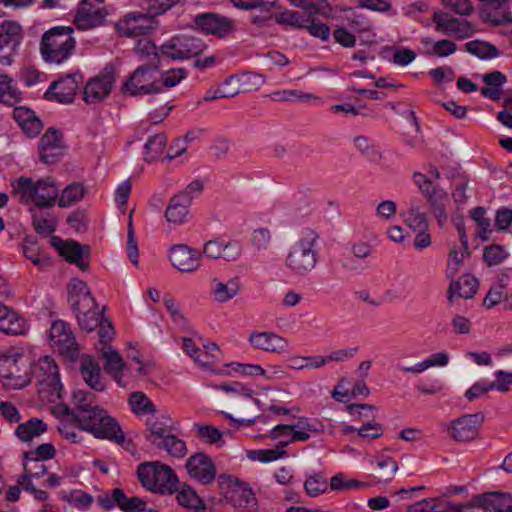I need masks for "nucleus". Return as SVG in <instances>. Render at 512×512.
<instances>
[{
	"mask_svg": "<svg viewBox=\"0 0 512 512\" xmlns=\"http://www.w3.org/2000/svg\"><path fill=\"white\" fill-rule=\"evenodd\" d=\"M73 399L74 408L58 403L52 408L53 414L68 417L81 431L88 432L95 438L124 442L125 436L119 424L94 403V394L78 390L74 393Z\"/></svg>",
	"mask_w": 512,
	"mask_h": 512,
	"instance_id": "1",
	"label": "nucleus"
},
{
	"mask_svg": "<svg viewBox=\"0 0 512 512\" xmlns=\"http://www.w3.org/2000/svg\"><path fill=\"white\" fill-rule=\"evenodd\" d=\"M301 10H285L275 16L264 17L261 21L274 20L275 23L293 28L306 29L308 32H331L327 19L331 7L326 0H288Z\"/></svg>",
	"mask_w": 512,
	"mask_h": 512,
	"instance_id": "2",
	"label": "nucleus"
},
{
	"mask_svg": "<svg viewBox=\"0 0 512 512\" xmlns=\"http://www.w3.org/2000/svg\"><path fill=\"white\" fill-rule=\"evenodd\" d=\"M11 187L12 197L30 209L52 207L59 197V187L50 177L34 181L30 177L20 176L11 181Z\"/></svg>",
	"mask_w": 512,
	"mask_h": 512,
	"instance_id": "3",
	"label": "nucleus"
},
{
	"mask_svg": "<svg viewBox=\"0 0 512 512\" xmlns=\"http://www.w3.org/2000/svg\"><path fill=\"white\" fill-rule=\"evenodd\" d=\"M317 239L318 234L311 229H306L295 241L285 258V267L296 276H305L317 265Z\"/></svg>",
	"mask_w": 512,
	"mask_h": 512,
	"instance_id": "4",
	"label": "nucleus"
},
{
	"mask_svg": "<svg viewBox=\"0 0 512 512\" xmlns=\"http://www.w3.org/2000/svg\"><path fill=\"white\" fill-rule=\"evenodd\" d=\"M0 382L7 390H19L31 382V361L18 349L0 355Z\"/></svg>",
	"mask_w": 512,
	"mask_h": 512,
	"instance_id": "5",
	"label": "nucleus"
},
{
	"mask_svg": "<svg viewBox=\"0 0 512 512\" xmlns=\"http://www.w3.org/2000/svg\"><path fill=\"white\" fill-rule=\"evenodd\" d=\"M179 0H150L147 13L128 12L115 24L116 32H152L158 28L156 15L168 11Z\"/></svg>",
	"mask_w": 512,
	"mask_h": 512,
	"instance_id": "6",
	"label": "nucleus"
},
{
	"mask_svg": "<svg viewBox=\"0 0 512 512\" xmlns=\"http://www.w3.org/2000/svg\"><path fill=\"white\" fill-rule=\"evenodd\" d=\"M140 483L147 490L166 495L177 490L178 477L168 465L159 462H144L137 468Z\"/></svg>",
	"mask_w": 512,
	"mask_h": 512,
	"instance_id": "7",
	"label": "nucleus"
},
{
	"mask_svg": "<svg viewBox=\"0 0 512 512\" xmlns=\"http://www.w3.org/2000/svg\"><path fill=\"white\" fill-rule=\"evenodd\" d=\"M32 376L39 386V394L49 402H56L62 398L63 385L60 380L58 366L48 356L40 358L32 369Z\"/></svg>",
	"mask_w": 512,
	"mask_h": 512,
	"instance_id": "8",
	"label": "nucleus"
},
{
	"mask_svg": "<svg viewBox=\"0 0 512 512\" xmlns=\"http://www.w3.org/2000/svg\"><path fill=\"white\" fill-rule=\"evenodd\" d=\"M206 49V44L191 34H177L160 46L161 56L171 60L197 57Z\"/></svg>",
	"mask_w": 512,
	"mask_h": 512,
	"instance_id": "9",
	"label": "nucleus"
},
{
	"mask_svg": "<svg viewBox=\"0 0 512 512\" xmlns=\"http://www.w3.org/2000/svg\"><path fill=\"white\" fill-rule=\"evenodd\" d=\"M75 45L71 34H43L40 53L45 62L61 64L72 55Z\"/></svg>",
	"mask_w": 512,
	"mask_h": 512,
	"instance_id": "10",
	"label": "nucleus"
},
{
	"mask_svg": "<svg viewBox=\"0 0 512 512\" xmlns=\"http://www.w3.org/2000/svg\"><path fill=\"white\" fill-rule=\"evenodd\" d=\"M124 94L129 96L150 95L160 92L157 66H140L124 82Z\"/></svg>",
	"mask_w": 512,
	"mask_h": 512,
	"instance_id": "11",
	"label": "nucleus"
},
{
	"mask_svg": "<svg viewBox=\"0 0 512 512\" xmlns=\"http://www.w3.org/2000/svg\"><path fill=\"white\" fill-rule=\"evenodd\" d=\"M218 484L224 497L239 508L253 507L255 504V496L251 488L238 478L223 474L218 478Z\"/></svg>",
	"mask_w": 512,
	"mask_h": 512,
	"instance_id": "12",
	"label": "nucleus"
},
{
	"mask_svg": "<svg viewBox=\"0 0 512 512\" xmlns=\"http://www.w3.org/2000/svg\"><path fill=\"white\" fill-rule=\"evenodd\" d=\"M116 80V67L107 64L95 77L88 80L83 90V100L88 103H97L104 100L111 93Z\"/></svg>",
	"mask_w": 512,
	"mask_h": 512,
	"instance_id": "13",
	"label": "nucleus"
},
{
	"mask_svg": "<svg viewBox=\"0 0 512 512\" xmlns=\"http://www.w3.org/2000/svg\"><path fill=\"white\" fill-rule=\"evenodd\" d=\"M107 14L102 0H82L74 22L79 30L94 29L103 25Z\"/></svg>",
	"mask_w": 512,
	"mask_h": 512,
	"instance_id": "14",
	"label": "nucleus"
},
{
	"mask_svg": "<svg viewBox=\"0 0 512 512\" xmlns=\"http://www.w3.org/2000/svg\"><path fill=\"white\" fill-rule=\"evenodd\" d=\"M51 346L61 355L74 358L77 355L78 346L75 336L69 325L64 321L57 320L51 325L49 332Z\"/></svg>",
	"mask_w": 512,
	"mask_h": 512,
	"instance_id": "15",
	"label": "nucleus"
},
{
	"mask_svg": "<svg viewBox=\"0 0 512 512\" xmlns=\"http://www.w3.org/2000/svg\"><path fill=\"white\" fill-rule=\"evenodd\" d=\"M51 245L56 248L60 255L69 263L75 264L82 271H86L88 269V247H83L74 240H62L59 237H52Z\"/></svg>",
	"mask_w": 512,
	"mask_h": 512,
	"instance_id": "16",
	"label": "nucleus"
},
{
	"mask_svg": "<svg viewBox=\"0 0 512 512\" xmlns=\"http://www.w3.org/2000/svg\"><path fill=\"white\" fill-rule=\"evenodd\" d=\"M189 476L202 484H211L216 478V467L209 455L198 452L190 456L186 462Z\"/></svg>",
	"mask_w": 512,
	"mask_h": 512,
	"instance_id": "17",
	"label": "nucleus"
},
{
	"mask_svg": "<svg viewBox=\"0 0 512 512\" xmlns=\"http://www.w3.org/2000/svg\"><path fill=\"white\" fill-rule=\"evenodd\" d=\"M481 418L478 414H465L451 421L446 431L451 439L464 442L474 439L479 431Z\"/></svg>",
	"mask_w": 512,
	"mask_h": 512,
	"instance_id": "18",
	"label": "nucleus"
},
{
	"mask_svg": "<svg viewBox=\"0 0 512 512\" xmlns=\"http://www.w3.org/2000/svg\"><path fill=\"white\" fill-rule=\"evenodd\" d=\"M168 257L174 268L185 273L194 272L201 265V256L197 250L185 244L171 246Z\"/></svg>",
	"mask_w": 512,
	"mask_h": 512,
	"instance_id": "19",
	"label": "nucleus"
},
{
	"mask_svg": "<svg viewBox=\"0 0 512 512\" xmlns=\"http://www.w3.org/2000/svg\"><path fill=\"white\" fill-rule=\"evenodd\" d=\"M248 342L255 349L275 354L286 353L289 347L287 339L268 331L252 332L248 338Z\"/></svg>",
	"mask_w": 512,
	"mask_h": 512,
	"instance_id": "20",
	"label": "nucleus"
},
{
	"mask_svg": "<svg viewBox=\"0 0 512 512\" xmlns=\"http://www.w3.org/2000/svg\"><path fill=\"white\" fill-rule=\"evenodd\" d=\"M205 257L213 260L236 261L242 254V248L235 241H221L219 239L206 241L203 245Z\"/></svg>",
	"mask_w": 512,
	"mask_h": 512,
	"instance_id": "21",
	"label": "nucleus"
},
{
	"mask_svg": "<svg viewBox=\"0 0 512 512\" xmlns=\"http://www.w3.org/2000/svg\"><path fill=\"white\" fill-rule=\"evenodd\" d=\"M79 88L76 76L68 75L53 82L45 92V98L59 103H70L73 101Z\"/></svg>",
	"mask_w": 512,
	"mask_h": 512,
	"instance_id": "22",
	"label": "nucleus"
},
{
	"mask_svg": "<svg viewBox=\"0 0 512 512\" xmlns=\"http://www.w3.org/2000/svg\"><path fill=\"white\" fill-rule=\"evenodd\" d=\"M27 330V321L12 307L0 302V332L17 336L25 334Z\"/></svg>",
	"mask_w": 512,
	"mask_h": 512,
	"instance_id": "23",
	"label": "nucleus"
},
{
	"mask_svg": "<svg viewBox=\"0 0 512 512\" xmlns=\"http://www.w3.org/2000/svg\"><path fill=\"white\" fill-rule=\"evenodd\" d=\"M241 290V281L238 276L226 280L213 278L210 284V295L217 303H227L234 299Z\"/></svg>",
	"mask_w": 512,
	"mask_h": 512,
	"instance_id": "24",
	"label": "nucleus"
},
{
	"mask_svg": "<svg viewBox=\"0 0 512 512\" xmlns=\"http://www.w3.org/2000/svg\"><path fill=\"white\" fill-rule=\"evenodd\" d=\"M146 426L145 438L154 446L172 433V420L164 414H151L146 420Z\"/></svg>",
	"mask_w": 512,
	"mask_h": 512,
	"instance_id": "25",
	"label": "nucleus"
},
{
	"mask_svg": "<svg viewBox=\"0 0 512 512\" xmlns=\"http://www.w3.org/2000/svg\"><path fill=\"white\" fill-rule=\"evenodd\" d=\"M40 158L46 164L55 163L62 155L61 138L57 130L47 129L39 142Z\"/></svg>",
	"mask_w": 512,
	"mask_h": 512,
	"instance_id": "26",
	"label": "nucleus"
},
{
	"mask_svg": "<svg viewBox=\"0 0 512 512\" xmlns=\"http://www.w3.org/2000/svg\"><path fill=\"white\" fill-rule=\"evenodd\" d=\"M194 23L201 32H229L234 28L231 19L213 12L197 14Z\"/></svg>",
	"mask_w": 512,
	"mask_h": 512,
	"instance_id": "27",
	"label": "nucleus"
},
{
	"mask_svg": "<svg viewBox=\"0 0 512 512\" xmlns=\"http://www.w3.org/2000/svg\"><path fill=\"white\" fill-rule=\"evenodd\" d=\"M13 117L22 131L30 138L38 136L43 129L40 118L28 107H15Z\"/></svg>",
	"mask_w": 512,
	"mask_h": 512,
	"instance_id": "28",
	"label": "nucleus"
},
{
	"mask_svg": "<svg viewBox=\"0 0 512 512\" xmlns=\"http://www.w3.org/2000/svg\"><path fill=\"white\" fill-rule=\"evenodd\" d=\"M189 200L184 195H174L168 202L164 217L173 227L185 224L189 218Z\"/></svg>",
	"mask_w": 512,
	"mask_h": 512,
	"instance_id": "29",
	"label": "nucleus"
},
{
	"mask_svg": "<svg viewBox=\"0 0 512 512\" xmlns=\"http://www.w3.org/2000/svg\"><path fill=\"white\" fill-rule=\"evenodd\" d=\"M69 302L74 309L95 307V299L91 295L87 284L79 279H72L68 283Z\"/></svg>",
	"mask_w": 512,
	"mask_h": 512,
	"instance_id": "30",
	"label": "nucleus"
},
{
	"mask_svg": "<svg viewBox=\"0 0 512 512\" xmlns=\"http://www.w3.org/2000/svg\"><path fill=\"white\" fill-rule=\"evenodd\" d=\"M477 504L488 512H512V494L486 493L478 497Z\"/></svg>",
	"mask_w": 512,
	"mask_h": 512,
	"instance_id": "31",
	"label": "nucleus"
},
{
	"mask_svg": "<svg viewBox=\"0 0 512 512\" xmlns=\"http://www.w3.org/2000/svg\"><path fill=\"white\" fill-rule=\"evenodd\" d=\"M508 3L483 5L480 11V18L483 22L489 23L492 26H501L512 22V13L509 11Z\"/></svg>",
	"mask_w": 512,
	"mask_h": 512,
	"instance_id": "32",
	"label": "nucleus"
},
{
	"mask_svg": "<svg viewBox=\"0 0 512 512\" xmlns=\"http://www.w3.org/2000/svg\"><path fill=\"white\" fill-rule=\"evenodd\" d=\"M270 100L274 102H300L308 105H319L322 99L314 94L305 93L298 89H284L270 93Z\"/></svg>",
	"mask_w": 512,
	"mask_h": 512,
	"instance_id": "33",
	"label": "nucleus"
},
{
	"mask_svg": "<svg viewBox=\"0 0 512 512\" xmlns=\"http://www.w3.org/2000/svg\"><path fill=\"white\" fill-rule=\"evenodd\" d=\"M478 280L470 274H464L459 280L451 278L448 288V299L452 300L454 295L464 299L472 298L478 290Z\"/></svg>",
	"mask_w": 512,
	"mask_h": 512,
	"instance_id": "34",
	"label": "nucleus"
},
{
	"mask_svg": "<svg viewBox=\"0 0 512 512\" xmlns=\"http://www.w3.org/2000/svg\"><path fill=\"white\" fill-rule=\"evenodd\" d=\"M102 356L105 360L104 368L113 377V379L122 387L125 386L123 373L125 363L119 353L110 346H104Z\"/></svg>",
	"mask_w": 512,
	"mask_h": 512,
	"instance_id": "35",
	"label": "nucleus"
},
{
	"mask_svg": "<svg viewBox=\"0 0 512 512\" xmlns=\"http://www.w3.org/2000/svg\"><path fill=\"white\" fill-rule=\"evenodd\" d=\"M47 431V424L39 418H31L20 423L15 429L16 437L24 443H29Z\"/></svg>",
	"mask_w": 512,
	"mask_h": 512,
	"instance_id": "36",
	"label": "nucleus"
},
{
	"mask_svg": "<svg viewBox=\"0 0 512 512\" xmlns=\"http://www.w3.org/2000/svg\"><path fill=\"white\" fill-rule=\"evenodd\" d=\"M268 437L278 442L276 446L284 449L292 442H304L307 435L294 431L292 425L280 424L270 430Z\"/></svg>",
	"mask_w": 512,
	"mask_h": 512,
	"instance_id": "37",
	"label": "nucleus"
},
{
	"mask_svg": "<svg viewBox=\"0 0 512 512\" xmlns=\"http://www.w3.org/2000/svg\"><path fill=\"white\" fill-rule=\"evenodd\" d=\"M80 372L84 381L92 389L96 391H103L105 389V384L101 378L100 367L92 358L86 357L81 360Z\"/></svg>",
	"mask_w": 512,
	"mask_h": 512,
	"instance_id": "38",
	"label": "nucleus"
},
{
	"mask_svg": "<svg viewBox=\"0 0 512 512\" xmlns=\"http://www.w3.org/2000/svg\"><path fill=\"white\" fill-rule=\"evenodd\" d=\"M305 493L315 498L329 491V483L322 472L313 471L306 474L303 483Z\"/></svg>",
	"mask_w": 512,
	"mask_h": 512,
	"instance_id": "39",
	"label": "nucleus"
},
{
	"mask_svg": "<svg viewBox=\"0 0 512 512\" xmlns=\"http://www.w3.org/2000/svg\"><path fill=\"white\" fill-rule=\"evenodd\" d=\"M424 53L436 57H447L456 51V44L448 39L432 40L426 37L422 40Z\"/></svg>",
	"mask_w": 512,
	"mask_h": 512,
	"instance_id": "40",
	"label": "nucleus"
},
{
	"mask_svg": "<svg viewBox=\"0 0 512 512\" xmlns=\"http://www.w3.org/2000/svg\"><path fill=\"white\" fill-rule=\"evenodd\" d=\"M403 222L413 231L428 229L429 223L427 216L421 211L420 207L412 204L406 210L400 213Z\"/></svg>",
	"mask_w": 512,
	"mask_h": 512,
	"instance_id": "41",
	"label": "nucleus"
},
{
	"mask_svg": "<svg viewBox=\"0 0 512 512\" xmlns=\"http://www.w3.org/2000/svg\"><path fill=\"white\" fill-rule=\"evenodd\" d=\"M40 209L41 208L30 209V212L32 213L33 226L38 234L48 236L55 231L57 221L52 215L44 213Z\"/></svg>",
	"mask_w": 512,
	"mask_h": 512,
	"instance_id": "42",
	"label": "nucleus"
},
{
	"mask_svg": "<svg viewBox=\"0 0 512 512\" xmlns=\"http://www.w3.org/2000/svg\"><path fill=\"white\" fill-rule=\"evenodd\" d=\"M73 311L80 327L88 332L98 327L99 321L102 319L97 303H95V307L77 308Z\"/></svg>",
	"mask_w": 512,
	"mask_h": 512,
	"instance_id": "43",
	"label": "nucleus"
},
{
	"mask_svg": "<svg viewBox=\"0 0 512 512\" xmlns=\"http://www.w3.org/2000/svg\"><path fill=\"white\" fill-rule=\"evenodd\" d=\"M193 429L197 437L205 444L216 445L217 447L224 446V433L212 425L194 424Z\"/></svg>",
	"mask_w": 512,
	"mask_h": 512,
	"instance_id": "44",
	"label": "nucleus"
},
{
	"mask_svg": "<svg viewBox=\"0 0 512 512\" xmlns=\"http://www.w3.org/2000/svg\"><path fill=\"white\" fill-rule=\"evenodd\" d=\"M85 187L80 183H72L65 187L58 199V206L61 208L70 207L83 199Z\"/></svg>",
	"mask_w": 512,
	"mask_h": 512,
	"instance_id": "45",
	"label": "nucleus"
},
{
	"mask_svg": "<svg viewBox=\"0 0 512 512\" xmlns=\"http://www.w3.org/2000/svg\"><path fill=\"white\" fill-rule=\"evenodd\" d=\"M288 367L293 370L317 369L327 364V359L321 355L292 356L288 359Z\"/></svg>",
	"mask_w": 512,
	"mask_h": 512,
	"instance_id": "46",
	"label": "nucleus"
},
{
	"mask_svg": "<svg viewBox=\"0 0 512 512\" xmlns=\"http://www.w3.org/2000/svg\"><path fill=\"white\" fill-rule=\"evenodd\" d=\"M373 462L379 470L380 480L390 481L394 478L398 470V464L392 457L382 452L375 456Z\"/></svg>",
	"mask_w": 512,
	"mask_h": 512,
	"instance_id": "47",
	"label": "nucleus"
},
{
	"mask_svg": "<svg viewBox=\"0 0 512 512\" xmlns=\"http://www.w3.org/2000/svg\"><path fill=\"white\" fill-rule=\"evenodd\" d=\"M467 255L468 250L462 249L456 245L450 247L445 271L448 278H454L460 272L463 260Z\"/></svg>",
	"mask_w": 512,
	"mask_h": 512,
	"instance_id": "48",
	"label": "nucleus"
},
{
	"mask_svg": "<svg viewBox=\"0 0 512 512\" xmlns=\"http://www.w3.org/2000/svg\"><path fill=\"white\" fill-rule=\"evenodd\" d=\"M432 20L437 32H462L458 19L442 11H434Z\"/></svg>",
	"mask_w": 512,
	"mask_h": 512,
	"instance_id": "49",
	"label": "nucleus"
},
{
	"mask_svg": "<svg viewBox=\"0 0 512 512\" xmlns=\"http://www.w3.org/2000/svg\"><path fill=\"white\" fill-rule=\"evenodd\" d=\"M155 446L164 449L170 456L175 458H184L188 452L186 443L172 433Z\"/></svg>",
	"mask_w": 512,
	"mask_h": 512,
	"instance_id": "50",
	"label": "nucleus"
},
{
	"mask_svg": "<svg viewBox=\"0 0 512 512\" xmlns=\"http://www.w3.org/2000/svg\"><path fill=\"white\" fill-rule=\"evenodd\" d=\"M113 497L124 512H141L145 509V502L142 499L138 497L127 498L119 488L113 489Z\"/></svg>",
	"mask_w": 512,
	"mask_h": 512,
	"instance_id": "51",
	"label": "nucleus"
},
{
	"mask_svg": "<svg viewBox=\"0 0 512 512\" xmlns=\"http://www.w3.org/2000/svg\"><path fill=\"white\" fill-rule=\"evenodd\" d=\"M287 456L286 450L276 446L272 449H258L247 451V457L252 461L269 463Z\"/></svg>",
	"mask_w": 512,
	"mask_h": 512,
	"instance_id": "52",
	"label": "nucleus"
},
{
	"mask_svg": "<svg viewBox=\"0 0 512 512\" xmlns=\"http://www.w3.org/2000/svg\"><path fill=\"white\" fill-rule=\"evenodd\" d=\"M466 51L480 59H491L498 56L497 49L489 42L473 40L466 43Z\"/></svg>",
	"mask_w": 512,
	"mask_h": 512,
	"instance_id": "53",
	"label": "nucleus"
},
{
	"mask_svg": "<svg viewBox=\"0 0 512 512\" xmlns=\"http://www.w3.org/2000/svg\"><path fill=\"white\" fill-rule=\"evenodd\" d=\"M131 410L138 415L156 412L154 404L143 392H133L129 397Z\"/></svg>",
	"mask_w": 512,
	"mask_h": 512,
	"instance_id": "54",
	"label": "nucleus"
},
{
	"mask_svg": "<svg viewBox=\"0 0 512 512\" xmlns=\"http://www.w3.org/2000/svg\"><path fill=\"white\" fill-rule=\"evenodd\" d=\"M20 92L14 86L13 79L0 71V101L12 104L19 100Z\"/></svg>",
	"mask_w": 512,
	"mask_h": 512,
	"instance_id": "55",
	"label": "nucleus"
},
{
	"mask_svg": "<svg viewBox=\"0 0 512 512\" xmlns=\"http://www.w3.org/2000/svg\"><path fill=\"white\" fill-rule=\"evenodd\" d=\"M432 205V213L435 216L440 226H443L448 219L446 206L449 204L450 199L446 192H441L437 196L429 199Z\"/></svg>",
	"mask_w": 512,
	"mask_h": 512,
	"instance_id": "56",
	"label": "nucleus"
},
{
	"mask_svg": "<svg viewBox=\"0 0 512 512\" xmlns=\"http://www.w3.org/2000/svg\"><path fill=\"white\" fill-rule=\"evenodd\" d=\"M175 493L179 505L194 509L201 506V499L192 487L183 485L179 490L177 489Z\"/></svg>",
	"mask_w": 512,
	"mask_h": 512,
	"instance_id": "57",
	"label": "nucleus"
},
{
	"mask_svg": "<svg viewBox=\"0 0 512 512\" xmlns=\"http://www.w3.org/2000/svg\"><path fill=\"white\" fill-rule=\"evenodd\" d=\"M166 147V137L163 134H157L148 139L145 144V160L153 161L157 159Z\"/></svg>",
	"mask_w": 512,
	"mask_h": 512,
	"instance_id": "58",
	"label": "nucleus"
},
{
	"mask_svg": "<svg viewBox=\"0 0 512 512\" xmlns=\"http://www.w3.org/2000/svg\"><path fill=\"white\" fill-rule=\"evenodd\" d=\"M233 5L239 9L242 10H253V9H259L260 12H265L264 15L258 16L253 15L252 19L255 23H265V22H272L273 20H265L261 21L265 16L270 17L271 14H268V11H266L264 8L266 6V3L264 0H231Z\"/></svg>",
	"mask_w": 512,
	"mask_h": 512,
	"instance_id": "59",
	"label": "nucleus"
},
{
	"mask_svg": "<svg viewBox=\"0 0 512 512\" xmlns=\"http://www.w3.org/2000/svg\"><path fill=\"white\" fill-rule=\"evenodd\" d=\"M187 76V72L183 68H173L167 71H164L160 74V92L162 91V87L171 88L179 84L183 79Z\"/></svg>",
	"mask_w": 512,
	"mask_h": 512,
	"instance_id": "60",
	"label": "nucleus"
},
{
	"mask_svg": "<svg viewBox=\"0 0 512 512\" xmlns=\"http://www.w3.org/2000/svg\"><path fill=\"white\" fill-rule=\"evenodd\" d=\"M23 255L29 259L34 265L42 266L46 262V257L41 253L37 243L30 239H25L23 243Z\"/></svg>",
	"mask_w": 512,
	"mask_h": 512,
	"instance_id": "61",
	"label": "nucleus"
},
{
	"mask_svg": "<svg viewBox=\"0 0 512 512\" xmlns=\"http://www.w3.org/2000/svg\"><path fill=\"white\" fill-rule=\"evenodd\" d=\"M471 217L480 228L478 236L482 240L487 241L490 233V220L486 217L485 209L482 207L474 208L471 211Z\"/></svg>",
	"mask_w": 512,
	"mask_h": 512,
	"instance_id": "62",
	"label": "nucleus"
},
{
	"mask_svg": "<svg viewBox=\"0 0 512 512\" xmlns=\"http://www.w3.org/2000/svg\"><path fill=\"white\" fill-rule=\"evenodd\" d=\"M60 419V425L58 427L59 433L65 440L70 443H79L82 440V437L75 431L72 425H75L71 419L66 418V416L55 415Z\"/></svg>",
	"mask_w": 512,
	"mask_h": 512,
	"instance_id": "63",
	"label": "nucleus"
},
{
	"mask_svg": "<svg viewBox=\"0 0 512 512\" xmlns=\"http://www.w3.org/2000/svg\"><path fill=\"white\" fill-rule=\"evenodd\" d=\"M194 363L204 371L212 372L215 363L219 361L218 355H210L209 352H205L204 349H198V352L191 356Z\"/></svg>",
	"mask_w": 512,
	"mask_h": 512,
	"instance_id": "64",
	"label": "nucleus"
}]
</instances>
